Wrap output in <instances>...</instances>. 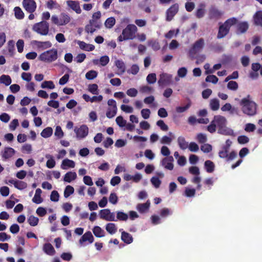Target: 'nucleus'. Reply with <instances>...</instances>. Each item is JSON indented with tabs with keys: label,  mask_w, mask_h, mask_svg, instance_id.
Masks as SVG:
<instances>
[{
	"label": "nucleus",
	"mask_w": 262,
	"mask_h": 262,
	"mask_svg": "<svg viewBox=\"0 0 262 262\" xmlns=\"http://www.w3.org/2000/svg\"><path fill=\"white\" fill-rule=\"evenodd\" d=\"M250 95L241 99L239 105L242 112L249 117H252L257 114L258 105L250 99Z\"/></svg>",
	"instance_id": "nucleus-1"
},
{
	"label": "nucleus",
	"mask_w": 262,
	"mask_h": 262,
	"mask_svg": "<svg viewBox=\"0 0 262 262\" xmlns=\"http://www.w3.org/2000/svg\"><path fill=\"white\" fill-rule=\"evenodd\" d=\"M237 19L235 17H232L227 19L219 28L217 38L221 39L225 37L229 32L232 26L236 24Z\"/></svg>",
	"instance_id": "nucleus-2"
},
{
	"label": "nucleus",
	"mask_w": 262,
	"mask_h": 262,
	"mask_svg": "<svg viewBox=\"0 0 262 262\" xmlns=\"http://www.w3.org/2000/svg\"><path fill=\"white\" fill-rule=\"evenodd\" d=\"M137 27L133 24H129L122 31V34L118 37L119 41L133 39L136 37Z\"/></svg>",
	"instance_id": "nucleus-3"
},
{
	"label": "nucleus",
	"mask_w": 262,
	"mask_h": 262,
	"mask_svg": "<svg viewBox=\"0 0 262 262\" xmlns=\"http://www.w3.org/2000/svg\"><path fill=\"white\" fill-rule=\"evenodd\" d=\"M58 58L57 50L52 49L41 53L38 57L39 60L46 62H52Z\"/></svg>",
	"instance_id": "nucleus-4"
},
{
	"label": "nucleus",
	"mask_w": 262,
	"mask_h": 262,
	"mask_svg": "<svg viewBox=\"0 0 262 262\" xmlns=\"http://www.w3.org/2000/svg\"><path fill=\"white\" fill-rule=\"evenodd\" d=\"M33 30L42 35L48 34L49 30V24L44 20L35 24L33 26Z\"/></svg>",
	"instance_id": "nucleus-5"
},
{
	"label": "nucleus",
	"mask_w": 262,
	"mask_h": 262,
	"mask_svg": "<svg viewBox=\"0 0 262 262\" xmlns=\"http://www.w3.org/2000/svg\"><path fill=\"white\" fill-rule=\"evenodd\" d=\"M204 46V40L201 38L196 40L193 45L192 47L190 49L189 53L190 56H193L197 53L199 52Z\"/></svg>",
	"instance_id": "nucleus-6"
},
{
	"label": "nucleus",
	"mask_w": 262,
	"mask_h": 262,
	"mask_svg": "<svg viewBox=\"0 0 262 262\" xmlns=\"http://www.w3.org/2000/svg\"><path fill=\"white\" fill-rule=\"evenodd\" d=\"M172 82V75L167 73H162L160 75L158 84L160 86L169 85Z\"/></svg>",
	"instance_id": "nucleus-7"
},
{
	"label": "nucleus",
	"mask_w": 262,
	"mask_h": 262,
	"mask_svg": "<svg viewBox=\"0 0 262 262\" xmlns=\"http://www.w3.org/2000/svg\"><path fill=\"white\" fill-rule=\"evenodd\" d=\"M179 10V5L178 4L172 5L166 11V18L167 21H171L173 16L177 13Z\"/></svg>",
	"instance_id": "nucleus-8"
},
{
	"label": "nucleus",
	"mask_w": 262,
	"mask_h": 262,
	"mask_svg": "<svg viewBox=\"0 0 262 262\" xmlns=\"http://www.w3.org/2000/svg\"><path fill=\"white\" fill-rule=\"evenodd\" d=\"M74 131L76 134L77 138L82 139L88 135L89 128L86 125H82L78 128H75Z\"/></svg>",
	"instance_id": "nucleus-9"
},
{
	"label": "nucleus",
	"mask_w": 262,
	"mask_h": 262,
	"mask_svg": "<svg viewBox=\"0 0 262 262\" xmlns=\"http://www.w3.org/2000/svg\"><path fill=\"white\" fill-rule=\"evenodd\" d=\"M23 4L25 10L29 13H33L36 10V4L33 0H23Z\"/></svg>",
	"instance_id": "nucleus-10"
},
{
	"label": "nucleus",
	"mask_w": 262,
	"mask_h": 262,
	"mask_svg": "<svg viewBox=\"0 0 262 262\" xmlns=\"http://www.w3.org/2000/svg\"><path fill=\"white\" fill-rule=\"evenodd\" d=\"M173 161V157L170 156L163 158L160 163L165 168L171 170L173 168V164H172Z\"/></svg>",
	"instance_id": "nucleus-11"
},
{
	"label": "nucleus",
	"mask_w": 262,
	"mask_h": 262,
	"mask_svg": "<svg viewBox=\"0 0 262 262\" xmlns=\"http://www.w3.org/2000/svg\"><path fill=\"white\" fill-rule=\"evenodd\" d=\"M236 33L237 35L244 34L249 29V24L247 21H242L236 25Z\"/></svg>",
	"instance_id": "nucleus-12"
},
{
	"label": "nucleus",
	"mask_w": 262,
	"mask_h": 262,
	"mask_svg": "<svg viewBox=\"0 0 262 262\" xmlns=\"http://www.w3.org/2000/svg\"><path fill=\"white\" fill-rule=\"evenodd\" d=\"M67 4L68 7L74 11L76 13L80 14L81 13V9L80 8L79 2L69 0L67 1Z\"/></svg>",
	"instance_id": "nucleus-13"
},
{
	"label": "nucleus",
	"mask_w": 262,
	"mask_h": 262,
	"mask_svg": "<svg viewBox=\"0 0 262 262\" xmlns=\"http://www.w3.org/2000/svg\"><path fill=\"white\" fill-rule=\"evenodd\" d=\"M223 15V13L214 6H211L209 11L210 19H218Z\"/></svg>",
	"instance_id": "nucleus-14"
},
{
	"label": "nucleus",
	"mask_w": 262,
	"mask_h": 262,
	"mask_svg": "<svg viewBox=\"0 0 262 262\" xmlns=\"http://www.w3.org/2000/svg\"><path fill=\"white\" fill-rule=\"evenodd\" d=\"M213 120L219 128H221L227 124V120L225 117L221 115L215 116Z\"/></svg>",
	"instance_id": "nucleus-15"
},
{
	"label": "nucleus",
	"mask_w": 262,
	"mask_h": 262,
	"mask_svg": "<svg viewBox=\"0 0 262 262\" xmlns=\"http://www.w3.org/2000/svg\"><path fill=\"white\" fill-rule=\"evenodd\" d=\"M94 237L90 231L85 232L79 239V244L82 245L83 243L89 242L90 244H92L94 242Z\"/></svg>",
	"instance_id": "nucleus-16"
},
{
	"label": "nucleus",
	"mask_w": 262,
	"mask_h": 262,
	"mask_svg": "<svg viewBox=\"0 0 262 262\" xmlns=\"http://www.w3.org/2000/svg\"><path fill=\"white\" fill-rule=\"evenodd\" d=\"M15 150L10 147H6L2 152V156L5 160L8 159L12 157L15 154Z\"/></svg>",
	"instance_id": "nucleus-17"
},
{
	"label": "nucleus",
	"mask_w": 262,
	"mask_h": 262,
	"mask_svg": "<svg viewBox=\"0 0 262 262\" xmlns=\"http://www.w3.org/2000/svg\"><path fill=\"white\" fill-rule=\"evenodd\" d=\"M150 203L149 200L147 201L145 203H140L137 205V209L141 213L146 212L150 207Z\"/></svg>",
	"instance_id": "nucleus-18"
},
{
	"label": "nucleus",
	"mask_w": 262,
	"mask_h": 262,
	"mask_svg": "<svg viewBox=\"0 0 262 262\" xmlns=\"http://www.w3.org/2000/svg\"><path fill=\"white\" fill-rule=\"evenodd\" d=\"M218 133L226 136H234V131L230 128L226 126V125L218 129Z\"/></svg>",
	"instance_id": "nucleus-19"
},
{
	"label": "nucleus",
	"mask_w": 262,
	"mask_h": 262,
	"mask_svg": "<svg viewBox=\"0 0 262 262\" xmlns=\"http://www.w3.org/2000/svg\"><path fill=\"white\" fill-rule=\"evenodd\" d=\"M43 251L47 254L51 256L54 255L55 253V250L50 243H46L43 245Z\"/></svg>",
	"instance_id": "nucleus-20"
},
{
	"label": "nucleus",
	"mask_w": 262,
	"mask_h": 262,
	"mask_svg": "<svg viewBox=\"0 0 262 262\" xmlns=\"http://www.w3.org/2000/svg\"><path fill=\"white\" fill-rule=\"evenodd\" d=\"M77 43L80 48L86 51H92L95 49V46L93 45L86 43L82 41H78Z\"/></svg>",
	"instance_id": "nucleus-21"
},
{
	"label": "nucleus",
	"mask_w": 262,
	"mask_h": 262,
	"mask_svg": "<svg viewBox=\"0 0 262 262\" xmlns=\"http://www.w3.org/2000/svg\"><path fill=\"white\" fill-rule=\"evenodd\" d=\"M253 20L256 26L262 27V11H258L254 14Z\"/></svg>",
	"instance_id": "nucleus-22"
},
{
	"label": "nucleus",
	"mask_w": 262,
	"mask_h": 262,
	"mask_svg": "<svg viewBox=\"0 0 262 262\" xmlns=\"http://www.w3.org/2000/svg\"><path fill=\"white\" fill-rule=\"evenodd\" d=\"M115 64L118 70L120 71V72L117 73V74L120 75L125 72V65L124 62L122 60H116L115 62Z\"/></svg>",
	"instance_id": "nucleus-23"
},
{
	"label": "nucleus",
	"mask_w": 262,
	"mask_h": 262,
	"mask_svg": "<svg viewBox=\"0 0 262 262\" xmlns=\"http://www.w3.org/2000/svg\"><path fill=\"white\" fill-rule=\"evenodd\" d=\"M33 43L37 46L38 48L42 50L49 48L52 46V43L49 41H39L37 40L33 41Z\"/></svg>",
	"instance_id": "nucleus-24"
},
{
	"label": "nucleus",
	"mask_w": 262,
	"mask_h": 262,
	"mask_svg": "<svg viewBox=\"0 0 262 262\" xmlns=\"http://www.w3.org/2000/svg\"><path fill=\"white\" fill-rule=\"evenodd\" d=\"M60 26H64L70 23L71 17L69 15L66 13H61L59 16Z\"/></svg>",
	"instance_id": "nucleus-25"
},
{
	"label": "nucleus",
	"mask_w": 262,
	"mask_h": 262,
	"mask_svg": "<svg viewBox=\"0 0 262 262\" xmlns=\"http://www.w3.org/2000/svg\"><path fill=\"white\" fill-rule=\"evenodd\" d=\"M41 193L42 190L40 188H37L36 189L35 194L32 199V201L33 203L39 204L43 201V199L41 197Z\"/></svg>",
	"instance_id": "nucleus-26"
},
{
	"label": "nucleus",
	"mask_w": 262,
	"mask_h": 262,
	"mask_svg": "<svg viewBox=\"0 0 262 262\" xmlns=\"http://www.w3.org/2000/svg\"><path fill=\"white\" fill-rule=\"evenodd\" d=\"M75 166V163L73 161L66 159L62 161L61 168L62 169H67L68 167L74 168Z\"/></svg>",
	"instance_id": "nucleus-27"
},
{
	"label": "nucleus",
	"mask_w": 262,
	"mask_h": 262,
	"mask_svg": "<svg viewBox=\"0 0 262 262\" xmlns=\"http://www.w3.org/2000/svg\"><path fill=\"white\" fill-rule=\"evenodd\" d=\"M121 239L127 244H129L133 241L132 235L125 231H122L121 233Z\"/></svg>",
	"instance_id": "nucleus-28"
},
{
	"label": "nucleus",
	"mask_w": 262,
	"mask_h": 262,
	"mask_svg": "<svg viewBox=\"0 0 262 262\" xmlns=\"http://www.w3.org/2000/svg\"><path fill=\"white\" fill-rule=\"evenodd\" d=\"M77 178V174L75 172L69 171L66 173L63 180L65 182L70 183L72 181L74 180Z\"/></svg>",
	"instance_id": "nucleus-29"
},
{
	"label": "nucleus",
	"mask_w": 262,
	"mask_h": 262,
	"mask_svg": "<svg viewBox=\"0 0 262 262\" xmlns=\"http://www.w3.org/2000/svg\"><path fill=\"white\" fill-rule=\"evenodd\" d=\"M204 167L207 172L212 173L214 170L215 165L211 161L207 160L205 162Z\"/></svg>",
	"instance_id": "nucleus-30"
},
{
	"label": "nucleus",
	"mask_w": 262,
	"mask_h": 262,
	"mask_svg": "<svg viewBox=\"0 0 262 262\" xmlns=\"http://www.w3.org/2000/svg\"><path fill=\"white\" fill-rule=\"evenodd\" d=\"M178 143L180 148L182 150H185L188 147V143L186 141L185 138L182 136L178 137Z\"/></svg>",
	"instance_id": "nucleus-31"
},
{
	"label": "nucleus",
	"mask_w": 262,
	"mask_h": 262,
	"mask_svg": "<svg viewBox=\"0 0 262 262\" xmlns=\"http://www.w3.org/2000/svg\"><path fill=\"white\" fill-rule=\"evenodd\" d=\"M11 82L12 79L9 75H2L0 77V83L4 84L6 86H8Z\"/></svg>",
	"instance_id": "nucleus-32"
},
{
	"label": "nucleus",
	"mask_w": 262,
	"mask_h": 262,
	"mask_svg": "<svg viewBox=\"0 0 262 262\" xmlns=\"http://www.w3.org/2000/svg\"><path fill=\"white\" fill-rule=\"evenodd\" d=\"M94 234L97 237H102L104 236V231L99 226H96L93 229Z\"/></svg>",
	"instance_id": "nucleus-33"
},
{
	"label": "nucleus",
	"mask_w": 262,
	"mask_h": 262,
	"mask_svg": "<svg viewBox=\"0 0 262 262\" xmlns=\"http://www.w3.org/2000/svg\"><path fill=\"white\" fill-rule=\"evenodd\" d=\"M53 134V129L51 127H47L43 129L41 132L40 135L45 138H47L52 136Z\"/></svg>",
	"instance_id": "nucleus-34"
},
{
	"label": "nucleus",
	"mask_w": 262,
	"mask_h": 262,
	"mask_svg": "<svg viewBox=\"0 0 262 262\" xmlns=\"http://www.w3.org/2000/svg\"><path fill=\"white\" fill-rule=\"evenodd\" d=\"M199 8H198L195 13V16L198 18H201L204 17L205 15V5L201 4L199 6Z\"/></svg>",
	"instance_id": "nucleus-35"
},
{
	"label": "nucleus",
	"mask_w": 262,
	"mask_h": 262,
	"mask_svg": "<svg viewBox=\"0 0 262 262\" xmlns=\"http://www.w3.org/2000/svg\"><path fill=\"white\" fill-rule=\"evenodd\" d=\"M106 230L111 234H113L117 231V228L114 223H108L106 225Z\"/></svg>",
	"instance_id": "nucleus-36"
},
{
	"label": "nucleus",
	"mask_w": 262,
	"mask_h": 262,
	"mask_svg": "<svg viewBox=\"0 0 262 262\" xmlns=\"http://www.w3.org/2000/svg\"><path fill=\"white\" fill-rule=\"evenodd\" d=\"M148 46L151 47L154 51H158L160 49V46L158 41L155 40H149L147 42Z\"/></svg>",
	"instance_id": "nucleus-37"
},
{
	"label": "nucleus",
	"mask_w": 262,
	"mask_h": 262,
	"mask_svg": "<svg viewBox=\"0 0 262 262\" xmlns=\"http://www.w3.org/2000/svg\"><path fill=\"white\" fill-rule=\"evenodd\" d=\"M210 106L212 111H216L219 108L220 102L217 99H213L210 100Z\"/></svg>",
	"instance_id": "nucleus-38"
},
{
	"label": "nucleus",
	"mask_w": 262,
	"mask_h": 262,
	"mask_svg": "<svg viewBox=\"0 0 262 262\" xmlns=\"http://www.w3.org/2000/svg\"><path fill=\"white\" fill-rule=\"evenodd\" d=\"M14 11L16 18L21 19L24 17V13L19 7H15Z\"/></svg>",
	"instance_id": "nucleus-39"
},
{
	"label": "nucleus",
	"mask_w": 262,
	"mask_h": 262,
	"mask_svg": "<svg viewBox=\"0 0 262 262\" xmlns=\"http://www.w3.org/2000/svg\"><path fill=\"white\" fill-rule=\"evenodd\" d=\"M42 89H54L55 85L52 81H44L41 84Z\"/></svg>",
	"instance_id": "nucleus-40"
},
{
	"label": "nucleus",
	"mask_w": 262,
	"mask_h": 262,
	"mask_svg": "<svg viewBox=\"0 0 262 262\" xmlns=\"http://www.w3.org/2000/svg\"><path fill=\"white\" fill-rule=\"evenodd\" d=\"M95 22V20L91 19L90 20V24L85 26V30L87 33H91L92 34L96 31V29L93 27Z\"/></svg>",
	"instance_id": "nucleus-41"
},
{
	"label": "nucleus",
	"mask_w": 262,
	"mask_h": 262,
	"mask_svg": "<svg viewBox=\"0 0 262 262\" xmlns=\"http://www.w3.org/2000/svg\"><path fill=\"white\" fill-rule=\"evenodd\" d=\"M191 102L188 99V103L184 106H178L176 107V112L178 113H182L187 111L191 106Z\"/></svg>",
	"instance_id": "nucleus-42"
},
{
	"label": "nucleus",
	"mask_w": 262,
	"mask_h": 262,
	"mask_svg": "<svg viewBox=\"0 0 262 262\" xmlns=\"http://www.w3.org/2000/svg\"><path fill=\"white\" fill-rule=\"evenodd\" d=\"M116 20L114 17H111L106 19L104 25L107 28H112L115 24Z\"/></svg>",
	"instance_id": "nucleus-43"
},
{
	"label": "nucleus",
	"mask_w": 262,
	"mask_h": 262,
	"mask_svg": "<svg viewBox=\"0 0 262 262\" xmlns=\"http://www.w3.org/2000/svg\"><path fill=\"white\" fill-rule=\"evenodd\" d=\"M14 187L19 190H23L27 187V184L25 182L17 180Z\"/></svg>",
	"instance_id": "nucleus-44"
},
{
	"label": "nucleus",
	"mask_w": 262,
	"mask_h": 262,
	"mask_svg": "<svg viewBox=\"0 0 262 262\" xmlns=\"http://www.w3.org/2000/svg\"><path fill=\"white\" fill-rule=\"evenodd\" d=\"M38 222V218L34 216V215H30L28 219V222L31 226H35L37 225Z\"/></svg>",
	"instance_id": "nucleus-45"
},
{
	"label": "nucleus",
	"mask_w": 262,
	"mask_h": 262,
	"mask_svg": "<svg viewBox=\"0 0 262 262\" xmlns=\"http://www.w3.org/2000/svg\"><path fill=\"white\" fill-rule=\"evenodd\" d=\"M88 90L94 95H97L98 94V86L97 84H89L88 86Z\"/></svg>",
	"instance_id": "nucleus-46"
},
{
	"label": "nucleus",
	"mask_w": 262,
	"mask_h": 262,
	"mask_svg": "<svg viewBox=\"0 0 262 262\" xmlns=\"http://www.w3.org/2000/svg\"><path fill=\"white\" fill-rule=\"evenodd\" d=\"M74 192V189L72 186L70 185L67 186L64 191V198H68L70 195L73 194Z\"/></svg>",
	"instance_id": "nucleus-47"
},
{
	"label": "nucleus",
	"mask_w": 262,
	"mask_h": 262,
	"mask_svg": "<svg viewBox=\"0 0 262 262\" xmlns=\"http://www.w3.org/2000/svg\"><path fill=\"white\" fill-rule=\"evenodd\" d=\"M150 182L156 188H158L161 184V181L158 177H152L150 179Z\"/></svg>",
	"instance_id": "nucleus-48"
},
{
	"label": "nucleus",
	"mask_w": 262,
	"mask_h": 262,
	"mask_svg": "<svg viewBox=\"0 0 262 262\" xmlns=\"http://www.w3.org/2000/svg\"><path fill=\"white\" fill-rule=\"evenodd\" d=\"M98 73L94 70H91L85 74V78L88 80H93L97 77Z\"/></svg>",
	"instance_id": "nucleus-49"
},
{
	"label": "nucleus",
	"mask_w": 262,
	"mask_h": 262,
	"mask_svg": "<svg viewBox=\"0 0 262 262\" xmlns=\"http://www.w3.org/2000/svg\"><path fill=\"white\" fill-rule=\"evenodd\" d=\"M110 210L108 209H104L101 210L99 212L100 217L104 220H106L107 216L110 214Z\"/></svg>",
	"instance_id": "nucleus-50"
},
{
	"label": "nucleus",
	"mask_w": 262,
	"mask_h": 262,
	"mask_svg": "<svg viewBox=\"0 0 262 262\" xmlns=\"http://www.w3.org/2000/svg\"><path fill=\"white\" fill-rule=\"evenodd\" d=\"M128 215L122 211L117 212V220L125 221L128 219Z\"/></svg>",
	"instance_id": "nucleus-51"
},
{
	"label": "nucleus",
	"mask_w": 262,
	"mask_h": 262,
	"mask_svg": "<svg viewBox=\"0 0 262 262\" xmlns=\"http://www.w3.org/2000/svg\"><path fill=\"white\" fill-rule=\"evenodd\" d=\"M157 78L155 73H150L146 77V81L149 84H154L156 82Z\"/></svg>",
	"instance_id": "nucleus-52"
},
{
	"label": "nucleus",
	"mask_w": 262,
	"mask_h": 262,
	"mask_svg": "<svg viewBox=\"0 0 262 262\" xmlns=\"http://www.w3.org/2000/svg\"><path fill=\"white\" fill-rule=\"evenodd\" d=\"M116 122L117 125L121 127L125 126L126 124V121L124 120L121 116H119L116 118Z\"/></svg>",
	"instance_id": "nucleus-53"
},
{
	"label": "nucleus",
	"mask_w": 262,
	"mask_h": 262,
	"mask_svg": "<svg viewBox=\"0 0 262 262\" xmlns=\"http://www.w3.org/2000/svg\"><path fill=\"white\" fill-rule=\"evenodd\" d=\"M219 80L218 78L214 75H210L206 77L205 81L208 82H212L215 84Z\"/></svg>",
	"instance_id": "nucleus-54"
},
{
	"label": "nucleus",
	"mask_w": 262,
	"mask_h": 262,
	"mask_svg": "<svg viewBox=\"0 0 262 262\" xmlns=\"http://www.w3.org/2000/svg\"><path fill=\"white\" fill-rule=\"evenodd\" d=\"M227 88L230 90L236 91L238 89V84L236 81H230L227 84Z\"/></svg>",
	"instance_id": "nucleus-55"
},
{
	"label": "nucleus",
	"mask_w": 262,
	"mask_h": 262,
	"mask_svg": "<svg viewBox=\"0 0 262 262\" xmlns=\"http://www.w3.org/2000/svg\"><path fill=\"white\" fill-rule=\"evenodd\" d=\"M212 146L209 144H205L201 146V150L205 153H209L212 150Z\"/></svg>",
	"instance_id": "nucleus-56"
},
{
	"label": "nucleus",
	"mask_w": 262,
	"mask_h": 262,
	"mask_svg": "<svg viewBox=\"0 0 262 262\" xmlns=\"http://www.w3.org/2000/svg\"><path fill=\"white\" fill-rule=\"evenodd\" d=\"M156 124L163 131H167L168 129V126L162 120L158 121L156 123Z\"/></svg>",
	"instance_id": "nucleus-57"
},
{
	"label": "nucleus",
	"mask_w": 262,
	"mask_h": 262,
	"mask_svg": "<svg viewBox=\"0 0 262 262\" xmlns=\"http://www.w3.org/2000/svg\"><path fill=\"white\" fill-rule=\"evenodd\" d=\"M237 141L239 144H244L249 141V138L245 135L239 136L237 138Z\"/></svg>",
	"instance_id": "nucleus-58"
},
{
	"label": "nucleus",
	"mask_w": 262,
	"mask_h": 262,
	"mask_svg": "<svg viewBox=\"0 0 262 262\" xmlns=\"http://www.w3.org/2000/svg\"><path fill=\"white\" fill-rule=\"evenodd\" d=\"M196 139L200 143H205L207 140L206 135L202 133L197 135Z\"/></svg>",
	"instance_id": "nucleus-59"
},
{
	"label": "nucleus",
	"mask_w": 262,
	"mask_h": 262,
	"mask_svg": "<svg viewBox=\"0 0 262 262\" xmlns=\"http://www.w3.org/2000/svg\"><path fill=\"white\" fill-rule=\"evenodd\" d=\"M118 198L117 194L114 192H112L109 196V202L112 204L115 205L117 203Z\"/></svg>",
	"instance_id": "nucleus-60"
},
{
	"label": "nucleus",
	"mask_w": 262,
	"mask_h": 262,
	"mask_svg": "<svg viewBox=\"0 0 262 262\" xmlns=\"http://www.w3.org/2000/svg\"><path fill=\"white\" fill-rule=\"evenodd\" d=\"M117 111V109H112L108 108L106 112V116L108 118H112L116 115Z\"/></svg>",
	"instance_id": "nucleus-61"
},
{
	"label": "nucleus",
	"mask_w": 262,
	"mask_h": 262,
	"mask_svg": "<svg viewBox=\"0 0 262 262\" xmlns=\"http://www.w3.org/2000/svg\"><path fill=\"white\" fill-rule=\"evenodd\" d=\"M54 135L55 136L57 137L59 139L63 137L64 134L61 129V127L60 126H57L55 128V131Z\"/></svg>",
	"instance_id": "nucleus-62"
},
{
	"label": "nucleus",
	"mask_w": 262,
	"mask_h": 262,
	"mask_svg": "<svg viewBox=\"0 0 262 262\" xmlns=\"http://www.w3.org/2000/svg\"><path fill=\"white\" fill-rule=\"evenodd\" d=\"M256 129L255 125L253 123H247L245 125V130L247 132H253Z\"/></svg>",
	"instance_id": "nucleus-63"
},
{
	"label": "nucleus",
	"mask_w": 262,
	"mask_h": 262,
	"mask_svg": "<svg viewBox=\"0 0 262 262\" xmlns=\"http://www.w3.org/2000/svg\"><path fill=\"white\" fill-rule=\"evenodd\" d=\"M59 194L56 190H53L51 194L50 199L53 202H57L59 200Z\"/></svg>",
	"instance_id": "nucleus-64"
}]
</instances>
